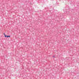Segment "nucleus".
Listing matches in <instances>:
<instances>
[{"label":"nucleus","mask_w":79,"mask_h":79,"mask_svg":"<svg viewBox=\"0 0 79 79\" xmlns=\"http://www.w3.org/2000/svg\"><path fill=\"white\" fill-rule=\"evenodd\" d=\"M5 37H10V36H6L5 35Z\"/></svg>","instance_id":"obj_1"},{"label":"nucleus","mask_w":79,"mask_h":79,"mask_svg":"<svg viewBox=\"0 0 79 79\" xmlns=\"http://www.w3.org/2000/svg\"><path fill=\"white\" fill-rule=\"evenodd\" d=\"M3 34H4V35H5V33H4Z\"/></svg>","instance_id":"obj_2"}]
</instances>
